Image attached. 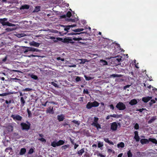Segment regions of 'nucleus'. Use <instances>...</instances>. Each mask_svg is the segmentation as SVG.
Listing matches in <instances>:
<instances>
[{"mask_svg": "<svg viewBox=\"0 0 157 157\" xmlns=\"http://www.w3.org/2000/svg\"><path fill=\"white\" fill-rule=\"evenodd\" d=\"M104 140L107 143L109 144L112 145L114 144L113 142L112 141H110L108 138H104Z\"/></svg>", "mask_w": 157, "mask_h": 157, "instance_id": "nucleus-18", "label": "nucleus"}, {"mask_svg": "<svg viewBox=\"0 0 157 157\" xmlns=\"http://www.w3.org/2000/svg\"><path fill=\"white\" fill-rule=\"evenodd\" d=\"M91 124L92 126L95 127L98 130L101 128L100 124L98 123H92Z\"/></svg>", "mask_w": 157, "mask_h": 157, "instance_id": "nucleus-11", "label": "nucleus"}, {"mask_svg": "<svg viewBox=\"0 0 157 157\" xmlns=\"http://www.w3.org/2000/svg\"><path fill=\"white\" fill-rule=\"evenodd\" d=\"M21 105L22 106H23L25 103V101L23 97H21L20 98Z\"/></svg>", "mask_w": 157, "mask_h": 157, "instance_id": "nucleus-17", "label": "nucleus"}, {"mask_svg": "<svg viewBox=\"0 0 157 157\" xmlns=\"http://www.w3.org/2000/svg\"><path fill=\"white\" fill-rule=\"evenodd\" d=\"M117 123L116 122H113L111 124V129L113 131H116L117 128Z\"/></svg>", "mask_w": 157, "mask_h": 157, "instance_id": "nucleus-7", "label": "nucleus"}, {"mask_svg": "<svg viewBox=\"0 0 157 157\" xmlns=\"http://www.w3.org/2000/svg\"><path fill=\"white\" fill-rule=\"evenodd\" d=\"M69 147V145L68 144H67L66 145H65L62 147V149H66Z\"/></svg>", "mask_w": 157, "mask_h": 157, "instance_id": "nucleus-48", "label": "nucleus"}, {"mask_svg": "<svg viewBox=\"0 0 157 157\" xmlns=\"http://www.w3.org/2000/svg\"><path fill=\"white\" fill-rule=\"evenodd\" d=\"M111 117H115V118H118L120 117V115H117L116 114H113V115H111Z\"/></svg>", "mask_w": 157, "mask_h": 157, "instance_id": "nucleus-38", "label": "nucleus"}, {"mask_svg": "<svg viewBox=\"0 0 157 157\" xmlns=\"http://www.w3.org/2000/svg\"><path fill=\"white\" fill-rule=\"evenodd\" d=\"M156 119V118L155 117H152L149 121H148V124H151Z\"/></svg>", "mask_w": 157, "mask_h": 157, "instance_id": "nucleus-28", "label": "nucleus"}, {"mask_svg": "<svg viewBox=\"0 0 157 157\" xmlns=\"http://www.w3.org/2000/svg\"><path fill=\"white\" fill-rule=\"evenodd\" d=\"M57 142L58 146L63 145L64 143V141L62 140H60Z\"/></svg>", "mask_w": 157, "mask_h": 157, "instance_id": "nucleus-27", "label": "nucleus"}, {"mask_svg": "<svg viewBox=\"0 0 157 157\" xmlns=\"http://www.w3.org/2000/svg\"><path fill=\"white\" fill-rule=\"evenodd\" d=\"M139 125L138 123H136L134 126V128L136 130H138L139 129Z\"/></svg>", "mask_w": 157, "mask_h": 157, "instance_id": "nucleus-42", "label": "nucleus"}, {"mask_svg": "<svg viewBox=\"0 0 157 157\" xmlns=\"http://www.w3.org/2000/svg\"><path fill=\"white\" fill-rule=\"evenodd\" d=\"M32 90V89L31 88H26L25 89L23 90V91H30Z\"/></svg>", "mask_w": 157, "mask_h": 157, "instance_id": "nucleus-43", "label": "nucleus"}, {"mask_svg": "<svg viewBox=\"0 0 157 157\" xmlns=\"http://www.w3.org/2000/svg\"><path fill=\"white\" fill-rule=\"evenodd\" d=\"M137 103V101L136 99H134L131 100L129 102V104L131 105H135Z\"/></svg>", "mask_w": 157, "mask_h": 157, "instance_id": "nucleus-13", "label": "nucleus"}, {"mask_svg": "<svg viewBox=\"0 0 157 157\" xmlns=\"http://www.w3.org/2000/svg\"><path fill=\"white\" fill-rule=\"evenodd\" d=\"M98 120L99 119L98 117H94V122L92 123H98Z\"/></svg>", "mask_w": 157, "mask_h": 157, "instance_id": "nucleus-37", "label": "nucleus"}, {"mask_svg": "<svg viewBox=\"0 0 157 157\" xmlns=\"http://www.w3.org/2000/svg\"><path fill=\"white\" fill-rule=\"evenodd\" d=\"M39 140L41 141L42 142H45L46 141V140L43 138H41L38 139Z\"/></svg>", "mask_w": 157, "mask_h": 157, "instance_id": "nucleus-50", "label": "nucleus"}, {"mask_svg": "<svg viewBox=\"0 0 157 157\" xmlns=\"http://www.w3.org/2000/svg\"><path fill=\"white\" fill-rule=\"evenodd\" d=\"M81 77L79 76H76V78H75V81L76 82H78L81 80Z\"/></svg>", "mask_w": 157, "mask_h": 157, "instance_id": "nucleus-40", "label": "nucleus"}, {"mask_svg": "<svg viewBox=\"0 0 157 157\" xmlns=\"http://www.w3.org/2000/svg\"><path fill=\"white\" fill-rule=\"evenodd\" d=\"M117 147L118 148H119L120 147L121 148H123L124 146V143L123 142H121L117 144Z\"/></svg>", "mask_w": 157, "mask_h": 157, "instance_id": "nucleus-23", "label": "nucleus"}, {"mask_svg": "<svg viewBox=\"0 0 157 157\" xmlns=\"http://www.w3.org/2000/svg\"><path fill=\"white\" fill-rule=\"evenodd\" d=\"M28 56L30 58L31 57H39V56H38L35 55H30L29 56Z\"/></svg>", "mask_w": 157, "mask_h": 157, "instance_id": "nucleus-61", "label": "nucleus"}, {"mask_svg": "<svg viewBox=\"0 0 157 157\" xmlns=\"http://www.w3.org/2000/svg\"><path fill=\"white\" fill-rule=\"evenodd\" d=\"M127 155L128 157H132V154L131 152V150H129L127 152Z\"/></svg>", "mask_w": 157, "mask_h": 157, "instance_id": "nucleus-34", "label": "nucleus"}, {"mask_svg": "<svg viewBox=\"0 0 157 157\" xmlns=\"http://www.w3.org/2000/svg\"><path fill=\"white\" fill-rule=\"evenodd\" d=\"M30 51L35 52V48L32 47H29V48Z\"/></svg>", "mask_w": 157, "mask_h": 157, "instance_id": "nucleus-59", "label": "nucleus"}, {"mask_svg": "<svg viewBox=\"0 0 157 157\" xmlns=\"http://www.w3.org/2000/svg\"><path fill=\"white\" fill-rule=\"evenodd\" d=\"M66 15L67 17H70L71 16L72 14H71V13L70 11H68Z\"/></svg>", "mask_w": 157, "mask_h": 157, "instance_id": "nucleus-44", "label": "nucleus"}, {"mask_svg": "<svg viewBox=\"0 0 157 157\" xmlns=\"http://www.w3.org/2000/svg\"><path fill=\"white\" fill-rule=\"evenodd\" d=\"M8 19L6 18L0 19V23L3 26L7 25L9 26H14L15 25L10 23L8 21H7Z\"/></svg>", "mask_w": 157, "mask_h": 157, "instance_id": "nucleus-1", "label": "nucleus"}, {"mask_svg": "<svg viewBox=\"0 0 157 157\" xmlns=\"http://www.w3.org/2000/svg\"><path fill=\"white\" fill-rule=\"evenodd\" d=\"M98 147L99 148H100V149H101V150H102V149H101V148L102 147L103 145H104V144H103V142H100V141H99L98 142Z\"/></svg>", "mask_w": 157, "mask_h": 157, "instance_id": "nucleus-26", "label": "nucleus"}, {"mask_svg": "<svg viewBox=\"0 0 157 157\" xmlns=\"http://www.w3.org/2000/svg\"><path fill=\"white\" fill-rule=\"evenodd\" d=\"M152 98L151 97L147 96L143 97L142 99V101L145 103H147Z\"/></svg>", "mask_w": 157, "mask_h": 157, "instance_id": "nucleus-10", "label": "nucleus"}, {"mask_svg": "<svg viewBox=\"0 0 157 157\" xmlns=\"http://www.w3.org/2000/svg\"><path fill=\"white\" fill-rule=\"evenodd\" d=\"M111 77H112L113 78L115 77H119V76L118 75H117L116 74H113L110 75Z\"/></svg>", "mask_w": 157, "mask_h": 157, "instance_id": "nucleus-56", "label": "nucleus"}, {"mask_svg": "<svg viewBox=\"0 0 157 157\" xmlns=\"http://www.w3.org/2000/svg\"><path fill=\"white\" fill-rule=\"evenodd\" d=\"M84 77L85 78L86 80L87 81L90 80L92 79L90 77H87L85 75H84Z\"/></svg>", "mask_w": 157, "mask_h": 157, "instance_id": "nucleus-52", "label": "nucleus"}, {"mask_svg": "<svg viewBox=\"0 0 157 157\" xmlns=\"http://www.w3.org/2000/svg\"><path fill=\"white\" fill-rule=\"evenodd\" d=\"M57 60H61V61H64V58H62L61 57H58L57 58Z\"/></svg>", "mask_w": 157, "mask_h": 157, "instance_id": "nucleus-60", "label": "nucleus"}, {"mask_svg": "<svg viewBox=\"0 0 157 157\" xmlns=\"http://www.w3.org/2000/svg\"><path fill=\"white\" fill-rule=\"evenodd\" d=\"M136 155L137 157H141L142 156L141 153L140 152L138 151L136 152Z\"/></svg>", "mask_w": 157, "mask_h": 157, "instance_id": "nucleus-46", "label": "nucleus"}, {"mask_svg": "<svg viewBox=\"0 0 157 157\" xmlns=\"http://www.w3.org/2000/svg\"><path fill=\"white\" fill-rule=\"evenodd\" d=\"M51 145L54 147H55L56 146H58L57 142L55 141H54L51 143Z\"/></svg>", "mask_w": 157, "mask_h": 157, "instance_id": "nucleus-25", "label": "nucleus"}, {"mask_svg": "<svg viewBox=\"0 0 157 157\" xmlns=\"http://www.w3.org/2000/svg\"><path fill=\"white\" fill-rule=\"evenodd\" d=\"M146 110V109L142 108L139 109H137L136 110L140 112H142L143 110Z\"/></svg>", "mask_w": 157, "mask_h": 157, "instance_id": "nucleus-57", "label": "nucleus"}, {"mask_svg": "<svg viewBox=\"0 0 157 157\" xmlns=\"http://www.w3.org/2000/svg\"><path fill=\"white\" fill-rule=\"evenodd\" d=\"M135 136L134 138L136 142H139L140 140V138L138 135V132L137 131H135L134 132Z\"/></svg>", "mask_w": 157, "mask_h": 157, "instance_id": "nucleus-8", "label": "nucleus"}, {"mask_svg": "<svg viewBox=\"0 0 157 157\" xmlns=\"http://www.w3.org/2000/svg\"><path fill=\"white\" fill-rule=\"evenodd\" d=\"M29 8V6L28 5H25L22 6L21 7L20 9L21 10L28 9Z\"/></svg>", "mask_w": 157, "mask_h": 157, "instance_id": "nucleus-21", "label": "nucleus"}, {"mask_svg": "<svg viewBox=\"0 0 157 157\" xmlns=\"http://www.w3.org/2000/svg\"><path fill=\"white\" fill-rule=\"evenodd\" d=\"M23 48L24 49V53H26L29 51H30L29 49V47L23 46Z\"/></svg>", "mask_w": 157, "mask_h": 157, "instance_id": "nucleus-24", "label": "nucleus"}, {"mask_svg": "<svg viewBox=\"0 0 157 157\" xmlns=\"http://www.w3.org/2000/svg\"><path fill=\"white\" fill-rule=\"evenodd\" d=\"M57 119L59 121H62L64 120V117L63 115H58Z\"/></svg>", "mask_w": 157, "mask_h": 157, "instance_id": "nucleus-16", "label": "nucleus"}, {"mask_svg": "<svg viewBox=\"0 0 157 157\" xmlns=\"http://www.w3.org/2000/svg\"><path fill=\"white\" fill-rule=\"evenodd\" d=\"M72 122L73 123H74L77 124L78 125H79L80 124V123L78 122V121H76V120H74L72 121Z\"/></svg>", "mask_w": 157, "mask_h": 157, "instance_id": "nucleus-49", "label": "nucleus"}, {"mask_svg": "<svg viewBox=\"0 0 157 157\" xmlns=\"http://www.w3.org/2000/svg\"><path fill=\"white\" fill-rule=\"evenodd\" d=\"M12 80L13 81H15V82H17L18 81L21 80V79L19 78H12Z\"/></svg>", "mask_w": 157, "mask_h": 157, "instance_id": "nucleus-54", "label": "nucleus"}, {"mask_svg": "<svg viewBox=\"0 0 157 157\" xmlns=\"http://www.w3.org/2000/svg\"><path fill=\"white\" fill-rule=\"evenodd\" d=\"M14 29L13 28L11 29L9 28H7L5 29L6 31V32H9L13 31Z\"/></svg>", "mask_w": 157, "mask_h": 157, "instance_id": "nucleus-39", "label": "nucleus"}, {"mask_svg": "<svg viewBox=\"0 0 157 157\" xmlns=\"http://www.w3.org/2000/svg\"><path fill=\"white\" fill-rule=\"evenodd\" d=\"M10 117L13 118V119L15 121H21L22 119V117L18 115L12 114L11 115Z\"/></svg>", "mask_w": 157, "mask_h": 157, "instance_id": "nucleus-5", "label": "nucleus"}, {"mask_svg": "<svg viewBox=\"0 0 157 157\" xmlns=\"http://www.w3.org/2000/svg\"><path fill=\"white\" fill-rule=\"evenodd\" d=\"M99 103L96 101H94L93 102H88L86 105V108L88 109H91L93 107H98Z\"/></svg>", "mask_w": 157, "mask_h": 157, "instance_id": "nucleus-2", "label": "nucleus"}, {"mask_svg": "<svg viewBox=\"0 0 157 157\" xmlns=\"http://www.w3.org/2000/svg\"><path fill=\"white\" fill-rule=\"evenodd\" d=\"M100 62L103 65H107L108 64V63L105 60L101 59L100 60Z\"/></svg>", "mask_w": 157, "mask_h": 157, "instance_id": "nucleus-30", "label": "nucleus"}, {"mask_svg": "<svg viewBox=\"0 0 157 157\" xmlns=\"http://www.w3.org/2000/svg\"><path fill=\"white\" fill-rule=\"evenodd\" d=\"M79 60L81 61V62H80V64H84L85 63L86 61L87 60L86 59H79Z\"/></svg>", "mask_w": 157, "mask_h": 157, "instance_id": "nucleus-31", "label": "nucleus"}, {"mask_svg": "<svg viewBox=\"0 0 157 157\" xmlns=\"http://www.w3.org/2000/svg\"><path fill=\"white\" fill-rule=\"evenodd\" d=\"M155 101L153 99H151V101L149 102V105L150 106H151L152 105L155 103Z\"/></svg>", "mask_w": 157, "mask_h": 157, "instance_id": "nucleus-45", "label": "nucleus"}, {"mask_svg": "<svg viewBox=\"0 0 157 157\" xmlns=\"http://www.w3.org/2000/svg\"><path fill=\"white\" fill-rule=\"evenodd\" d=\"M26 124L25 123L22 122L21 123V129L22 130H25L28 131L30 127L31 124L30 123L27 121Z\"/></svg>", "mask_w": 157, "mask_h": 157, "instance_id": "nucleus-3", "label": "nucleus"}, {"mask_svg": "<svg viewBox=\"0 0 157 157\" xmlns=\"http://www.w3.org/2000/svg\"><path fill=\"white\" fill-rule=\"evenodd\" d=\"M34 151V150L33 149L31 148H30L29 150V151L28 152V153L29 154H32Z\"/></svg>", "mask_w": 157, "mask_h": 157, "instance_id": "nucleus-47", "label": "nucleus"}, {"mask_svg": "<svg viewBox=\"0 0 157 157\" xmlns=\"http://www.w3.org/2000/svg\"><path fill=\"white\" fill-rule=\"evenodd\" d=\"M47 113H53V107H49L46 110Z\"/></svg>", "mask_w": 157, "mask_h": 157, "instance_id": "nucleus-22", "label": "nucleus"}, {"mask_svg": "<svg viewBox=\"0 0 157 157\" xmlns=\"http://www.w3.org/2000/svg\"><path fill=\"white\" fill-rule=\"evenodd\" d=\"M69 122L68 121L64 122L61 124V126H65L66 125H70L69 124Z\"/></svg>", "mask_w": 157, "mask_h": 157, "instance_id": "nucleus-41", "label": "nucleus"}, {"mask_svg": "<svg viewBox=\"0 0 157 157\" xmlns=\"http://www.w3.org/2000/svg\"><path fill=\"white\" fill-rule=\"evenodd\" d=\"M26 152V149L25 148H22L19 152V155H23L25 154Z\"/></svg>", "mask_w": 157, "mask_h": 157, "instance_id": "nucleus-20", "label": "nucleus"}, {"mask_svg": "<svg viewBox=\"0 0 157 157\" xmlns=\"http://www.w3.org/2000/svg\"><path fill=\"white\" fill-rule=\"evenodd\" d=\"M149 141L152 142L153 143L155 144L157 146V140L155 138H149Z\"/></svg>", "mask_w": 157, "mask_h": 157, "instance_id": "nucleus-15", "label": "nucleus"}, {"mask_svg": "<svg viewBox=\"0 0 157 157\" xmlns=\"http://www.w3.org/2000/svg\"><path fill=\"white\" fill-rule=\"evenodd\" d=\"M63 38H60V37H57L56 38V40H55L54 41L55 42H56L58 40H59V41H62V42H63Z\"/></svg>", "mask_w": 157, "mask_h": 157, "instance_id": "nucleus-36", "label": "nucleus"}, {"mask_svg": "<svg viewBox=\"0 0 157 157\" xmlns=\"http://www.w3.org/2000/svg\"><path fill=\"white\" fill-rule=\"evenodd\" d=\"M8 93H2V94H0V96H6L8 94Z\"/></svg>", "mask_w": 157, "mask_h": 157, "instance_id": "nucleus-62", "label": "nucleus"}, {"mask_svg": "<svg viewBox=\"0 0 157 157\" xmlns=\"http://www.w3.org/2000/svg\"><path fill=\"white\" fill-rule=\"evenodd\" d=\"M29 44L30 46L37 47H38L40 45V43L36 42L33 41L30 42Z\"/></svg>", "mask_w": 157, "mask_h": 157, "instance_id": "nucleus-9", "label": "nucleus"}, {"mask_svg": "<svg viewBox=\"0 0 157 157\" xmlns=\"http://www.w3.org/2000/svg\"><path fill=\"white\" fill-rule=\"evenodd\" d=\"M63 43L68 44L70 43V41H72V40L70 38H64L63 39Z\"/></svg>", "mask_w": 157, "mask_h": 157, "instance_id": "nucleus-14", "label": "nucleus"}, {"mask_svg": "<svg viewBox=\"0 0 157 157\" xmlns=\"http://www.w3.org/2000/svg\"><path fill=\"white\" fill-rule=\"evenodd\" d=\"M27 113L28 115V117H30L32 115L31 113V111L29 110L28 109H27Z\"/></svg>", "mask_w": 157, "mask_h": 157, "instance_id": "nucleus-53", "label": "nucleus"}, {"mask_svg": "<svg viewBox=\"0 0 157 157\" xmlns=\"http://www.w3.org/2000/svg\"><path fill=\"white\" fill-rule=\"evenodd\" d=\"M141 143L142 144H148L149 142V140H147L146 139H142L140 140Z\"/></svg>", "mask_w": 157, "mask_h": 157, "instance_id": "nucleus-12", "label": "nucleus"}, {"mask_svg": "<svg viewBox=\"0 0 157 157\" xmlns=\"http://www.w3.org/2000/svg\"><path fill=\"white\" fill-rule=\"evenodd\" d=\"M49 83H50L52 85H53L56 87H59L57 83H55L53 82H49Z\"/></svg>", "mask_w": 157, "mask_h": 157, "instance_id": "nucleus-33", "label": "nucleus"}, {"mask_svg": "<svg viewBox=\"0 0 157 157\" xmlns=\"http://www.w3.org/2000/svg\"><path fill=\"white\" fill-rule=\"evenodd\" d=\"M12 150V148L10 147L6 148L5 150V152H8V150Z\"/></svg>", "mask_w": 157, "mask_h": 157, "instance_id": "nucleus-63", "label": "nucleus"}, {"mask_svg": "<svg viewBox=\"0 0 157 157\" xmlns=\"http://www.w3.org/2000/svg\"><path fill=\"white\" fill-rule=\"evenodd\" d=\"M76 26V25H68L67 26L61 25V26L63 27L64 30L66 31L65 32L63 33V34H67L68 32V30L70 29V28L75 27Z\"/></svg>", "mask_w": 157, "mask_h": 157, "instance_id": "nucleus-6", "label": "nucleus"}, {"mask_svg": "<svg viewBox=\"0 0 157 157\" xmlns=\"http://www.w3.org/2000/svg\"><path fill=\"white\" fill-rule=\"evenodd\" d=\"M83 30V29H77L73 30V31L74 32H80L82 31Z\"/></svg>", "mask_w": 157, "mask_h": 157, "instance_id": "nucleus-35", "label": "nucleus"}, {"mask_svg": "<svg viewBox=\"0 0 157 157\" xmlns=\"http://www.w3.org/2000/svg\"><path fill=\"white\" fill-rule=\"evenodd\" d=\"M73 39L75 41H79L81 40H82V38H76V37H74L73 38Z\"/></svg>", "mask_w": 157, "mask_h": 157, "instance_id": "nucleus-51", "label": "nucleus"}, {"mask_svg": "<svg viewBox=\"0 0 157 157\" xmlns=\"http://www.w3.org/2000/svg\"><path fill=\"white\" fill-rule=\"evenodd\" d=\"M85 152L84 148H83L77 152L78 154L80 156Z\"/></svg>", "mask_w": 157, "mask_h": 157, "instance_id": "nucleus-19", "label": "nucleus"}, {"mask_svg": "<svg viewBox=\"0 0 157 157\" xmlns=\"http://www.w3.org/2000/svg\"><path fill=\"white\" fill-rule=\"evenodd\" d=\"M97 155L98 156H100L101 157H105V156L100 153L97 154Z\"/></svg>", "mask_w": 157, "mask_h": 157, "instance_id": "nucleus-64", "label": "nucleus"}, {"mask_svg": "<svg viewBox=\"0 0 157 157\" xmlns=\"http://www.w3.org/2000/svg\"><path fill=\"white\" fill-rule=\"evenodd\" d=\"M40 11V6H36L35 7V8L33 12H38Z\"/></svg>", "mask_w": 157, "mask_h": 157, "instance_id": "nucleus-29", "label": "nucleus"}, {"mask_svg": "<svg viewBox=\"0 0 157 157\" xmlns=\"http://www.w3.org/2000/svg\"><path fill=\"white\" fill-rule=\"evenodd\" d=\"M30 77L33 79L34 80H37L38 79V77L37 76L35 75H34L33 74H31Z\"/></svg>", "mask_w": 157, "mask_h": 157, "instance_id": "nucleus-32", "label": "nucleus"}, {"mask_svg": "<svg viewBox=\"0 0 157 157\" xmlns=\"http://www.w3.org/2000/svg\"><path fill=\"white\" fill-rule=\"evenodd\" d=\"M116 107L119 110H123L125 109L126 106L123 102H119L117 104Z\"/></svg>", "mask_w": 157, "mask_h": 157, "instance_id": "nucleus-4", "label": "nucleus"}, {"mask_svg": "<svg viewBox=\"0 0 157 157\" xmlns=\"http://www.w3.org/2000/svg\"><path fill=\"white\" fill-rule=\"evenodd\" d=\"M12 101H13V100H12ZM12 102V100H10L9 101L7 100H6L5 101V103L7 104H10V103H11Z\"/></svg>", "mask_w": 157, "mask_h": 157, "instance_id": "nucleus-55", "label": "nucleus"}, {"mask_svg": "<svg viewBox=\"0 0 157 157\" xmlns=\"http://www.w3.org/2000/svg\"><path fill=\"white\" fill-rule=\"evenodd\" d=\"M83 92L84 94H89V92L87 89H84L83 91Z\"/></svg>", "mask_w": 157, "mask_h": 157, "instance_id": "nucleus-58", "label": "nucleus"}]
</instances>
